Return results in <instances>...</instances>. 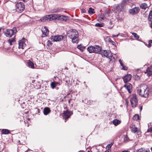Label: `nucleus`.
Segmentation results:
<instances>
[{"label":"nucleus","mask_w":152,"mask_h":152,"mask_svg":"<svg viewBox=\"0 0 152 152\" xmlns=\"http://www.w3.org/2000/svg\"><path fill=\"white\" fill-rule=\"evenodd\" d=\"M142 106H141L140 107V111H141L142 110Z\"/></svg>","instance_id":"nucleus-47"},{"label":"nucleus","mask_w":152,"mask_h":152,"mask_svg":"<svg viewBox=\"0 0 152 152\" xmlns=\"http://www.w3.org/2000/svg\"><path fill=\"white\" fill-rule=\"evenodd\" d=\"M112 44H113V45H114V44H113V43H113V42H112Z\"/></svg>","instance_id":"nucleus-59"},{"label":"nucleus","mask_w":152,"mask_h":152,"mask_svg":"<svg viewBox=\"0 0 152 152\" xmlns=\"http://www.w3.org/2000/svg\"><path fill=\"white\" fill-rule=\"evenodd\" d=\"M40 20H41V21L42 22H45V20H46V19H45V16L41 18Z\"/></svg>","instance_id":"nucleus-37"},{"label":"nucleus","mask_w":152,"mask_h":152,"mask_svg":"<svg viewBox=\"0 0 152 152\" xmlns=\"http://www.w3.org/2000/svg\"><path fill=\"white\" fill-rule=\"evenodd\" d=\"M112 23L111 22H110L109 23V24L111 25L112 24Z\"/></svg>","instance_id":"nucleus-54"},{"label":"nucleus","mask_w":152,"mask_h":152,"mask_svg":"<svg viewBox=\"0 0 152 152\" xmlns=\"http://www.w3.org/2000/svg\"><path fill=\"white\" fill-rule=\"evenodd\" d=\"M113 144V142H112L110 144H108L106 146V149L107 148L108 149L110 148L111 146Z\"/></svg>","instance_id":"nucleus-34"},{"label":"nucleus","mask_w":152,"mask_h":152,"mask_svg":"<svg viewBox=\"0 0 152 152\" xmlns=\"http://www.w3.org/2000/svg\"><path fill=\"white\" fill-rule=\"evenodd\" d=\"M148 20L150 21H152V10L150 11L149 15Z\"/></svg>","instance_id":"nucleus-25"},{"label":"nucleus","mask_w":152,"mask_h":152,"mask_svg":"<svg viewBox=\"0 0 152 152\" xmlns=\"http://www.w3.org/2000/svg\"><path fill=\"white\" fill-rule=\"evenodd\" d=\"M140 8L139 7H135L129 10L130 14L132 15H135L138 14L140 12Z\"/></svg>","instance_id":"nucleus-9"},{"label":"nucleus","mask_w":152,"mask_h":152,"mask_svg":"<svg viewBox=\"0 0 152 152\" xmlns=\"http://www.w3.org/2000/svg\"><path fill=\"white\" fill-rule=\"evenodd\" d=\"M147 4L145 3L142 4L140 5V8L144 10H145L147 8Z\"/></svg>","instance_id":"nucleus-23"},{"label":"nucleus","mask_w":152,"mask_h":152,"mask_svg":"<svg viewBox=\"0 0 152 152\" xmlns=\"http://www.w3.org/2000/svg\"><path fill=\"white\" fill-rule=\"evenodd\" d=\"M99 54H101L102 57H105L108 58L110 60V61H111L112 62L115 61V59L113 57V55H111L110 56H108L109 52L106 50H101Z\"/></svg>","instance_id":"nucleus-4"},{"label":"nucleus","mask_w":152,"mask_h":152,"mask_svg":"<svg viewBox=\"0 0 152 152\" xmlns=\"http://www.w3.org/2000/svg\"><path fill=\"white\" fill-rule=\"evenodd\" d=\"M138 94L142 97H148L149 91L148 86L144 84H141L137 89Z\"/></svg>","instance_id":"nucleus-1"},{"label":"nucleus","mask_w":152,"mask_h":152,"mask_svg":"<svg viewBox=\"0 0 152 152\" xmlns=\"http://www.w3.org/2000/svg\"><path fill=\"white\" fill-rule=\"evenodd\" d=\"M124 87L127 90L129 94L131 93L132 91V86L130 83H127L124 86Z\"/></svg>","instance_id":"nucleus-13"},{"label":"nucleus","mask_w":152,"mask_h":152,"mask_svg":"<svg viewBox=\"0 0 152 152\" xmlns=\"http://www.w3.org/2000/svg\"><path fill=\"white\" fill-rule=\"evenodd\" d=\"M119 61L120 63V64H121V63H122V61L121 60V59H120Z\"/></svg>","instance_id":"nucleus-49"},{"label":"nucleus","mask_w":152,"mask_h":152,"mask_svg":"<svg viewBox=\"0 0 152 152\" xmlns=\"http://www.w3.org/2000/svg\"><path fill=\"white\" fill-rule=\"evenodd\" d=\"M55 83H56V86H57L58 85H60V83L58 82H55Z\"/></svg>","instance_id":"nucleus-43"},{"label":"nucleus","mask_w":152,"mask_h":152,"mask_svg":"<svg viewBox=\"0 0 152 152\" xmlns=\"http://www.w3.org/2000/svg\"><path fill=\"white\" fill-rule=\"evenodd\" d=\"M151 27L152 28V22L151 23Z\"/></svg>","instance_id":"nucleus-53"},{"label":"nucleus","mask_w":152,"mask_h":152,"mask_svg":"<svg viewBox=\"0 0 152 152\" xmlns=\"http://www.w3.org/2000/svg\"><path fill=\"white\" fill-rule=\"evenodd\" d=\"M51 42L50 41V40L48 41V44L49 43L50 44V45H51L52 44V43H51Z\"/></svg>","instance_id":"nucleus-46"},{"label":"nucleus","mask_w":152,"mask_h":152,"mask_svg":"<svg viewBox=\"0 0 152 152\" xmlns=\"http://www.w3.org/2000/svg\"><path fill=\"white\" fill-rule=\"evenodd\" d=\"M91 151V152H92V151Z\"/></svg>","instance_id":"nucleus-61"},{"label":"nucleus","mask_w":152,"mask_h":152,"mask_svg":"<svg viewBox=\"0 0 152 152\" xmlns=\"http://www.w3.org/2000/svg\"><path fill=\"white\" fill-rule=\"evenodd\" d=\"M151 150L152 152V147L151 148Z\"/></svg>","instance_id":"nucleus-56"},{"label":"nucleus","mask_w":152,"mask_h":152,"mask_svg":"<svg viewBox=\"0 0 152 152\" xmlns=\"http://www.w3.org/2000/svg\"><path fill=\"white\" fill-rule=\"evenodd\" d=\"M120 64L121 66H124V64L123 63H121Z\"/></svg>","instance_id":"nucleus-51"},{"label":"nucleus","mask_w":152,"mask_h":152,"mask_svg":"<svg viewBox=\"0 0 152 152\" xmlns=\"http://www.w3.org/2000/svg\"><path fill=\"white\" fill-rule=\"evenodd\" d=\"M87 152H90V151H88Z\"/></svg>","instance_id":"nucleus-58"},{"label":"nucleus","mask_w":152,"mask_h":152,"mask_svg":"<svg viewBox=\"0 0 152 152\" xmlns=\"http://www.w3.org/2000/svg\"><path fill=\"white\" fill-rule=\"evenodd\" d=\"M1 133L4 134H8L10 133V131L7 129H3L1 131Z\"/></svg>","instance_id":"nucleus-22"},{"label":"nucleus","mask_w":152,"mask_h":152,"mask_svg":"<svg viewBox=\"0 0 152 152\" xmlns=\"http://www.w3.org/2000/svg\"><path fill=\"white\" fill-rule=\"evenodd\" d=\"M145 74L148 77L152 75V66L148 67L146 69V71L145 72Z\"/></svg>","instance_id":"nucleus-15"},{"label":"nucleus","mask_w":152,"mask_h":152,"mask_svg":"<svg viewBox=\"0 0 152 152\" xmlns=\"http://www.w3.org/2000/svg\"><path fill=\"white\" fill-rule=\"evenodd\" d=\"M131 131L132 132L135 133L137 132L138 129L137 127H135L134 128H131Z\"/></svg>","instance_id":"nucleus-31"},{"label":"nucleus","mask_w":152,"mask_h":152,"mask_svg":"<svg viewBox=\"0 0 152 152\" xmlns=\"http://www.w3.org/2000/svg\"><path fill=\"white\" fill-rule=\"evenodd\" d=\"M77 48L80 50L83 51L84 49V47L82 46L81 45H77Z\"/></svg>","instance_id":"nucleus-30"},{"label":"nucleus","mask_w":152,"mask_h":152,"mask_svg":"<svg viewBox=\"0 0 152 152\" xmlns=\"http://www.w3.org/2000/svg\"><path fill=\"white\" fill-rule=\"evenodd\" d=\"M63 37L64 36L61 35L52 36L50 37V39L53 42H57L61 41L63 39Z\"/></svg>","instance_id":"nucleus-10"},{"label":"nucleus","mask_w":152,"mask_h":152,"mask_svg":"<svg viewBox=\"0 0 152 152\" xmlns=\"http://www.w3.org/2000/svg\"><path fill=\"white\" fill-rule=\"evenodd\" d=\"M123 8V6L122 4H118L117 6L115 7V9L118 12H121Z\"/></svg>","instance_id":"nucleus-18"},{"label":"nucleus","mask_w":152,"mask_h":152,"mask_svg":"<svg viewBox=\"0 0 152 152\" xmlns=\"http://www.w3.org/2000/svg\"><path fill=\"white\" fill-rule=\"evenodd\" d=\"M139 116L138 114L135 115L133 117V119L134 120H139Z\"/></svg>","instance_id":"nucleus-28"},{"label":"nucleus","mask_w":152,"mask_h":152,"mask_svg":"<svg viewBox=\"0 0 152 152\" xmlns=\"http://www.w3.org/2000/svg\"><path fill=\"white\" fill-rule=\"evenodd\" d=\"M50 86L52 89H54L56 86L55 83V82H52L50 84Z\"/></svg>","instance_id":"nucleus-29"},{"label":"nucleus","mask_w":152,"mask_h":152,"mask_svg":"<svg viewBox=\"0 0 152 152\" xmlns=\"http://www.w3.org/2000/svg\"><path fill=\"white\" fill-rule=\"evenodd\" d=\"M127 68H128L126 66H125L124 65L123 66H122V69H124V70H127Z\"/></svg>","instance_id":"nucleus-38"},{"label":"nucleus","mask_w":152,"mask_h":152,"mask_svg":"<svg viewBox=\"0 0 152 152\" xmlns=\"http://www.w3.org/2000/svg\"><path fill=\"white\" fill-rule=\"evenodd\" d=\"M1 1H0V3H1Z\"/></svg>","instance_id":"nucleus-62"},{"label":"nucleus","mask_w":152,"mask_h":152,"mask_svg":"<svg viewBox=\"0 0 152 152\" xmlns=\"http://www.w3.org/2000/svg\"><path fill=\"white\" fill-rule=\"evenodd\" d=\"M45 30L46 32H44L42 30V33L45 36H47L48 34V33L49 32V31L48 29L47 28V27L45 26Z\"/></svg>","instance_id":"nucleus-24"},{"label":"nucleus","mask_w":152,"mask_h":152,"mask_svg":"<svg viewBox=\"0 0 152 152\" xmlns=\"http://www.w3.org/2000/svg\"><path fill=\"white\" fill-rule=\"evenodd\" d=\"M16 10L18 12H22L25 9V6L24 4L22 2H18L15 4Z\"/></svg>","instance_id":"nucleus-6"},{"label":"nucleus","mask_w":152,"mask_h":152,"mask_svg":"<svg viewBox=\"0 0 152 152\" xmlns=\"http://www.w3.org/2000/svg\"><path fill=\"white\" fill-rule=\"evenodd\" d=\"M121 152H129V151H128V150H127V151L124 150V151H122Z\"/></svg>","instance_id":"nucleus-45"},{"label":"nucleus","mask_w":152,"mask_h":152,"mask_svg":"<svg viewBox=\"0 0 152 152\" xmlns=\"http://www.w3.org/2000/svg\"><path fill=\"white\" fill-rule=\"evenodd\" d=\"M132 34L134 36V37L136 38H137V39H138L139 38V36L137 35V34L134 32H133L132 33Z\"/></svg>","instance_id":"nucleus-33"},{"label":"nucleus","mask_w":152,"mask_h":152,"mask_svg":"<svg viewBox=\"0 0 152 152\" xmlns=\"http://www.w3.org/2000/svg\"><path fill=\"white\" fill-rule=\"evenodd\" d=\"M63 114V117L65 118V122H66V119L70 118V116L73 114V112L71 111H69L68 110L64 111Z\"/></svg>","instance_id":"nucleus-8"},{"label":"nucleus","mask_w":152,"mask_h":152,"mask_svg":"<svg viewBox=\"0 0 152 152\" xmlns=\"http://www.w3.org/2000/svg\"><path fill=\"white\" fill-rule=\"evenodd\" d=\"M103 25L104 24L103 23H96L95 24V25L96 26H97L99 27H102Z\"/></svg>","instance_id":"nucleus-32"},{"label":"nucleus","mask_w":152,"mask_h":152,"mask_svg":"<svg viewBox=\"0 0 152 152\" xmlns=\"http://www.w3.org/2000/svg\"><path fill=\"white\" fill-rule=\"evenodd\" d=\"M143 152H150V151L148 149H145V150Z\"/></svg>","instance_id":"nucleus-42"},{"label":"nucleus","mask_w":152,"mask_h":152,"mask_svg":"<svg viewBox=\"0 0 152 152\" xmlns=\"http://www.w3.org/2000/svg\"><path fill=\"white\" fill-rule=\"evenodd\" d=\"M71 100V99H69V100L68 102H69V103H70V102Z\"/></svg>","instance_id":"nucleus-55"},{"label":"nucleus","mask_w":152,"mask_h":152,"mask_svg":"<svg viewBox=\"0 0 152 152\" xmlns=\"http://www.w3.org/2000/svg\"><path fill=\"white\" fill-rule=\"evenodd\" d=\"M68 37L72 39L73 43H77L79 42V34L78 31L75 29H72L70 33L67 34Z\"/></svg>","instance_id":"nucleus-2"},{"label":"nucleus","mask_w":152,"mask_h":152,"mask_svg":"<svg viewBox=\"0 0 152 152\" xmlns=\"http://www.w3.org/2000/svg\"><path fill=\"white\" fill-rule=\"evenodd\" d=\"M27 64L29 67L31 68H34V63L30 60L28 61Z\"/></svg>","instance_id":"nucleus-19"},{"label":"nucleus","mask_w":152,"mask_h":152,"mask_svg":"<svg viewBox=\"0 0 152 152\" xmlns=\"http://www.w3.org/2000/svg\"><path fill=\"white\" fill-rule=\"evenodd\" d=\"M132 75L130 74H128L124 76L123 78L124 81V83H126L129 81L131 79Z\"/></svg>","instance_id":"nucleus-16"},{"label":"nucleus","mask_w":152,"mask_h":152,"mask_svg":"<svg viewBox=\"0 0 152 152\" xmlns=\"http://www.w3.org/2000/svg\"><path fill=\"white\" fill-rule=\"evenodd\" d=\"M51 110L48 107H45L43 110L44 114L45 115H47L50 112Z\"/></svg>","instance_id":"nucleus-17"},{"label":"nucleus","mask_w":152,"mask_h":152,"mask_svg":"<svg viewBox=\"0 0 152 152\" xmlns=\"http://www.w3.org/2000/svg\"><path fill=\"white\" fill-rule=\"evenodd\" d=\"M124 140L125 142H127L129 140V139L127 135H126L124 136Z\"/></svg>","instance_id":"nucleus-27"},{"label":"nucleus","mask_w":152,"mask_h":152,"mask_svg":"<svg viewBox=\"0 0 152 152\" xmlns=\"http://www.w3.org/2000/svg\"><path fill=\"white\" fill-rule=\"evenodd\" d=\"M148 45L147 47L148 48H150L152 44V40H149L148 41Z\"/></svg>","instance_id":"nucleus-35"},{"label":"nucleus","mask_w":152,"mask_h":152,"mask_svg":"<svg viewBox=\"0 0 152 152\" xmlns=\"http://www.w3.org/2000/svg\"><path fill=\"white\" fill-rule=\"evenodd\" d=\"M152 131V126L149 129H148V132H151Z\"/></svg>","instance_id":"nucleus-40"},{"label":"nucleus","mask_w":152,"mask_h":152,"mask_svg":"<svg viewBox=\"0 0 152 152\" xmlns=\"http://www.w3.org/2000/svg\"><path fill=\"white\" fill-rule=\"evenodd\" d=\"M112 27H110V28H111Z\"/></svg>","instance_id":"nucleus-60"},{"label":"nucleus","mask_w":152,"mask_h":152,"mask_svg":"<svg viewBox=\"0 0 152 152\" xmlns=\"http://www.w3.org/2000/svg\"><path fill=\"white\" fill-rule=\"evenodd\" d=\"M118 35H119V34L116 35H113V37H117L118 36Z\"/></svg>","instance_id":"nucleus-48"},{"label":"nucleus","mask_w":152,"mask_h":152,"mask_svg":"<svg viewBox=\"0 0 152 152\" xmlns=\"http://www.w3.org/2000/svg\"><path fill=\"white\" fill-rule=\"evenodd\" d=\"M37 109V112L38 113H40V110L39 109Z\"/></svg>","instance_id":"nucleus-44"},{"label":"nucleus","mask_w":152,"mask_h":152,"mask_svg":"<svg viewBox=\"0 0 152 152\" xmlns=\"http://www.w3.org/2000/svg\"><path fill=\"white\" fill-rule=\"evenodd\" d=\"M120 64L121 66H124V64L123 63H121Z\"/></svg>","instance_id":"nucleus-50"},{"label":"nucleus","mask_w":152,"mask_h":152,"mask_svg":"<svg viewBox=\"0 0 152 152\" xmlns=\"http://www.w3.org/2000/svg\"><path fill=\"white\" fill-rule=\"evenodd\" d=\"M113 123L114 125L116 126L118 124H120L121 123V121L119 120L115 119L113 120Z\"/></svg>","instance_id":"nucleus-20"},{"label":"nucleus","mask_w":152,"mask_h":152,"mask_svg":"<svg viewBox=\"0 0 152 152\" xmlns=\"http://www.w3.org/2000/svg\"><path fill=\"white\" fill-rule=\"evenodd\" d=\"M56 14H53L50 15H47L45 16V19L47 21L56 20V18L57 17Z\"/></svg>","instance_id":"nucleus-11"},{"label":"nucleus","mask_w":152,"mask_h":152,"mask_svg":"<svg viewBox=\"0 0 152 152\" xmlns=\"http://www.w3.org/2000/svg\"><path fill=\"white\" fill-rule=\"evenodd\" d=\"M17 32L16 28L15 27L13 28L12 29H7L6 31H4V33L7 37H10L12 35L16 33Z\"/></svg>","instance_id":"nucleus-5"},{"label":"nucleus","mask_w":152,"mask_h":152,"mask_svg":"<svg viewBox=\"0 0 152 152\" xmlns=\"http://www.w3.org/2000/svg\"><path fill=\"white\" fill-rule=\"evenodd\" d=\"M102 19V20H103V19H104V18H102V17H100V18H99V19Z\"/></svg>","instance_id":"nucleus-52"},{"label":"nucleus","mask_w":152,"mask_h":152,"mask_svg":"<svg viewBox=\"0 0 152 152\" xmlns=\"http://www.w3.org/2000/svg\"><path fill=\"white\" fill-rule=\"evenodd\" d=\"M25 39H22L19 41V48H22L23 49L26 46V44L25 42Z\"/></svg>","instance_id":"nucleus-14"},{"label":"nucleus","mask_w":152,"mask_h":152,"mask_svg":"<svg viewBox=\"0 0 152 152\" xmlns=\"http://www.w3.org/2000/svg\"><path fill=\"white\" fill-rule=\"evenodd\" d=\"M107 37L108 38V40L110 42L114 43L113 41L111 40V39L110 38L108 37Z\"/></svg>","instance_id":"nucleus-39"},{"label":"nucleus","mask_w":152,"mask_h":152,"mask_svg":"<svg viewBox=\"0 0 152 152\" xmlns=\"http://www.w3.org/2000/svg\"><path fill=\"white\" fill-rule=\"evenodd\" d=\"M87 50L90 53H94L99 54L102 50V48L99 46L95 45L88 47Z\"/></svg>","instance_id":"nucleus-3"},{"label":"nucleus","mask_w":152,"mask_h":152,"mask_svg":"<svg viewBox=\"0 0 152 152\" xmlns=\"http://www.w3.org/2000/svg\"><path fill=\"white\" fill-rule=\"evenodd\" d=\"M130 101L132 107L135 108L137 105L138 100L137 99L136 95L135 94H133Z\"/></svg>","instance_id":"nucleus-7"},{"label":"nucleus","mask_w":152,"mask_h":152,"mask_svg":"<svg viewBox=\"0 0 152 152\" xmlns=\"http://www.w3.org/2000/svg\"><path fill=\"white\" fill-rule=\"evenodd\" d=\"M1 28H0V31H1Z\"/></svg>","instance_id":"nucleus-57"},{"label":"nucleus","mask_w":152,"mask_h":152,"mask_svg":"<svg viewBox=\"0 0 152 152\" xmlns=\"http://www.w3.org/2000/svg\"><path fill=\"white\" fill-rule=\"evenodd\" d=\"M57 17L56 18V20L58 19L61 21H66L68 18V17L67 16L60 15L59 14H56Z\"/></svg>","instance_id":"nucleus-12"},{"label":"nucleus","mask_w":152,"mask_h":152,"mask_svg":"<svg viewBox=\"0 0 152 152\" xmlns=\"http://www.w3.org/2000/svg\"><path fill=\"white\" fill-rule=\"evenodd\" d=\"M86 10L84 9H82L81 10V12L82 13H84L86 12Z\"/></svg>","instance_id":"nucleus-41"},{"label":"nucleus","mask_w":152,"mask_h":152,"mask_svg":"<svg viewBox=\"0 0 152 152\" xmlns=\"http://www.w3.org/2000/svg\"><path fill=\"white\" fill-rule=\"evenodd\" d=\"M15 37H14L9 39L8 40V42L10 45H12L13 44L12 43L15 42Z\"/></svg>","instance_id":"nucleus-21"},{"label":"nucleus","mask_w":152,"mask_h":152,"mask_svg":"<svg viewBox=\"0 0 152 152\" xmlns=\"http://www.w3.org/2000/svg\"><path fill=\"white\" fill-rule=\"evenodd\" d=\"M61 10L60 9H55L53 11V12L54 13H58Z\"/></svg>","instance_id":"nucleus-36"},{"label":"nucleus","mask_w":152,"mask_h":152,"mask_svg":"<svg viewBox=\"0 0 152 152\" xmlns=\"http://www.w3.org/2000/svg\"><path fill=\"white\" fill-rule=\"evenodd\" d=\"M88 13L90 14H93L95 13L94 9L91 7H90L88 11Z\"/></svg>","instance_id":"nucleus-26"}]
</instances>
